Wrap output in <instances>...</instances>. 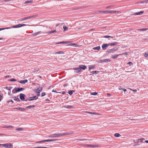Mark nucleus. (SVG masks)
Wrapping results in <instances>:
<instances>
[{
  "mask_svg": "<svg viewBox=\"0 0 148 148\" xmlns=\"http://www.w3.org/2000/svg\"><path fill=\"white\" fill-rule=\"evenodd\" d=\"M74 133L73 132V131H71L69 132H66V133H64V136H65L66 135H69L70 134H73Z\"/></svg>",
  "mask_w": 148,
  "mask_h": 148,
  "instance_id": "16",
  "label": "nucleus"
},
{
  "mask_svg": "<svg viewBox=\"0 0 148 148\" xmlns=\"http://www.w3.org/2000/svg\"><path fill=\"white\" fill-rule=\"evenodd\" d=\"M10 102H11L12 103H14V101H13L12 100H9V101H8V103H9Z\"/></svg>",
  "mask_w": 148,
  "mask_h": 148,
  "instance_id": "57",
  "label": "nucleus"
},
{
  "mask_svg": "<svg viewBox=\"0 0 148 148\" xmlns=\"http://www.w3.org/2000/svg\"><path fill=\"white\" fill-rule=\"evenodd\" d=\"M11 29V27H7V28H0V31L1 30H2L5 29Z\"/></svg>",
  "mask_w": 148,
  "mask_h": 148,
  "instance_id": "47",
  "label": "nucleus"
},
{
  "mask_svg": "<svg viewBox=\"0 0 148 148\" xmlns=\"http://www.w3.org/2000/svg\"><path fill=\"white\" fill-rule=\"evenodd\" d=\"M146 1H140V3H145V2H146Z\"/></svg>",
  "mask_w": 148,
  "mask_h": 148,
  "instance_id": "59",
  "label": "nucleus"
},
{
  "mask_svg": "<svg viewBox=\"0 0 148 148\" xmlns=\"http://www.w3.org/2000/svg\"><path fill=\"white\" fill-rule=\"evenodd\" d=\"M101 12H104L106 13H118V12L117 11L115 10H109V11H101Z\"/></svg>",
  "mask_w": 148,
  "mask_h": 148,
  "instance_id": "5",
  "label": "nucleus"
},
{
  "mask_svg": "<svg viewBox=\"0 0 148 148\" xmlns=\"http://www.w3.org/2000/svg\"><path fill=\"white\" fill-rule=\"evenodd\" d=\"M130 90H132L133 91H134V92H136L137 91V90H133L132 89H130Z\"/></svg>",
  "mask_w": 148,
  "mask_h": 148,
  "instance_id": "64",
  "label": "nucleus"
},
{
  "mask_svg": "<svg viewBox=\"0 0 148 148\" xmlns=\"http://www.w3.org/2000/svg\"><path fill=\"white\" fill-rule=\"evenodd\" d=\"M5 88L8 90L10 91L12 89V86H6Z\"/></svg>",
  "mask_w": 148,
  "mask_h": 148,
  "instance_id": "28",
  "label": "nucleus"
},
{
  "mask_svg": "<svg viewBox=\"0 0 148 148\" xmlns=\"http://www.w3.org/2000/svg\"><path fill=\"white\" fill-rule=\"evenodd\" d=\"M148 55V52H146L145 53L144 56L146 58H147Z\"/></svg>",
  "mask_w": 148,
  "mask_h": 148,
  "instance_id": "49",
  "label": "nucleus"
},
{
  "mask_svg": "<svg viewBox=\"0 0 148 148\" xmlns=\"http://www.w3.org/2000/svg\"><path fill=\"white\" fill-rule=\"evenodd\" d=\"M148 29V28H143V29H138V30H139V31H146Z\"/></svg>",
  "mask_w": 148,
  "mask_h": 148,
  "instance_id": "33",
  "label": "nucleus"
},
{
  "mask_svg": "<svg viewBox=\"0 0 148 148\" xmlns=\"http://www.w3.org/2000/svg\"><path fill=\"white\" fill-rule=\"evenodd\" d=\"M26 26V24H18L15 25H13L12 26V27L13 28H17L20 27H21L25 26Z\"/></svg>",
  "mask_w": 148,
  "mask_h": 148,
  "instance_id": "4",
  "label": "nucleus"
},
{
  "mask_svg": "<svg viewBox=\"0 0 148 148\" xmlns=\"http://www.w3.org/2000/svg\"><path fill=\"white\" fill-rule=\"evenodd\" d=\"M37 93V95L38 96H39L40 95V92L39 91H37V92H36Z\"/></svg>",
  "mask_w": 148,
  "mask_h": 148,
  "instance_id": "52",
  "label": "nucleus"
},
{
  "mask_svg": "<svg viewBox=\"0 0 148 148\" xmlns=\"http://www.w3.org/2000/svg\"><path fill=\"white\" fill-rule=\"evenodd\" d=\"M85 146L86 147H98V146L97 145H88V144L86 145Z\"/></svg>",
  "mask_w": 148,
  "mask_h": 148,
  "instance_id": "12",
  "label": "nucleus"
},
{
  "mask_svg": "<svg viewBox=\"0 0 148 148\" xmlns=\"http://www.w3.org/2000/svg\"><path fill=\"white\" fill-rule=\"evenodd\" d=\"M128 64H129L130 66H131L132 64V62H129L128 63Z\"/></svg>",
  "mask_w": 148,
  "mask_h": 148,
  "instance_id": "56",
  "label": "nucleus"
},
{
  "mask_svg": "<svg viewBox=\"0 0 148 148\" xmlns=\"http://www.w3.org/2000/svg\"><path fill=\"white\" fill-rule=\"evenodd\" d=\"M144 13L143 11H141L139 12L135 13L133 14V15H141Z\"/></svg>",
  "mask_w": 148,
  "mask_h": 148,
  "instance_id": "19",
  "label": "nucleus"
},
{
  "mask_svg": "<svg viewBox=\"0 0 148 148\" xmlns=\"http://www.w3.org/2000/svg\"><path fill=\"white\" fill-rule=\"evenodd\" d=\"M109 46V44H103L102 46V49L103 50H106L107 48Z\"/></svg>",
  "mask_w": 148,
  "mask_h": 148,
  "instance_id": "8",
  "label": "nucleus"
},
{
  "mask_svg": "<svg viewBox=\"0 0 148 148\" xmlns=\"http://www.w3.org/2000/svg\"><path fill=\"white\" fill-rule=\"evenodd\" d=\"M25 95L21 93L20 94V98L22 100H23L25 99Z\"/></svg>",
  "mask_w": 148,
  "mask_h": 148,
  "instance_id": "10",
  "label": "nucleus"
},
{
  "mask_svg": "<svg viewBox=\"0 0 148 148\" xmlns=\"http://www.w3.org/2000/svg\"><path fill=\"white\" fill-rule=\"evenodd\" d=\"M45 93L44 92H43L41 94V96L43 97L45 95Z\"/></svg>",
  "mask_w": 148,
  "mask_h": 148,
  "instance_id": "53",
  "label": "nucleus"
},
{
  "mask_svg": "<svg viewBox=\"0 0 148 148\" xmlns=\"http://www.w3.org/2000/svg\"><path fill=\"white\" fill-rule=\"evenodd\" d=\"M75 91L74 90H70L69 91L68 93L70 95H72L73 92H75Z\"/></svg>",
  "mask_w": 148,
  "mask_h": 148,
  "instance_id": "26",
  "label": "nucleus"
},
{
  "mask_svg": "<svg viewBox=\"0 0 148 148\" xmlns=\"http://www.w3.org/2000/svg\"><path fill=\"white\" fill-rule=\"evenodd\" d=\"M86 113L90 114H97V113L95 112H88V111H86Z\"/></svg>",
  "mask_w": 148,
  "mask_h": 148,
  "instance_id": "27",
  "label": "nucleus"
},
{
  "mask_svg": "<svg viewBox=\"0 0 148 148\" xmlns=\"http://www.w3.org/2000/svg\"><path fill=\"white\" fill-rule=\"evenodd\" d=\"M14 100L17 101L19 102L20 100L18 97L14 96L13 97Z\"/></svg>",
  "mask_w": 148,
  "mask_h": 148,
  "instance_id": "21",
  "label": "nucleus"
},
{
  "mask_svg": "<svg viewBox=\"0 0 148 148\" xmlns=\"http://www.w3.org/2000/svg\"><path fill=\"white\" fill-rule=\"evenodd\" d=\"M99 62L100 63H103V60H99Z\"/></svg>",
  "mask_w": 148,
  "mask_h": 148,
  "instance_id": "62",
  "label": "nucleus"
},
{
  "mask_svg": "<svg viewBox=\"0 0 148 148\" xmlns=\"http://www.w3.org/2000/svg\"><path fill=\"white\" fill-rule=\"evenodd\" d=\"M50 141V140L48 139L47 140H42L40 141H37L36 142V143H40L43 142H48Z\"/></svg>",
  "mask_w": 148,
  "mask_h": 148,
  "instance_id": "11",
  "label": "nucleus"
},
{
  "mask_svg": "<svg viewBox=\"0 0 148 148\" xmlns=\"http://www.w3.org/2000/svg\"><path fill=\"white\" fill-rule=\"evenodd\" d=\"M122 54L123 55H128V52H126V53H122Z\"/></svg>",
  "mask_w": 148,
  "mask_h": 148,
  "instance_id": "51",
  "label": "nucleus"
},
{
  "mask_svg": "<svg viewBox=\"0 0 148 148\" xmlns=\"http://www.w3.org/2000/svg\"><path fill=\"white\" fill-rule=\"evenodd\" d=\"M56 54H63L64 53L63 51H60L59 52H56L55 53Z\"/></svg>",
  "mask_w": 148,
  "mask_h": 148,
  "instance_id": "44",
  "label": "nucleus"
},
{
  "mask_svg": "<svg viewBox=\"0 0 148 148\" xmlns=\"http://www.w3.org/2000/svg\"><path fill=\"white\" fill-rule=\"evenodd\" d=\"M117 50V48L116 47H114L113 48L109 49L107 51L106 53H112L113 52H114Z\"/></svg>",
  "mask_w": 148,
  "mask_h": 148,
  "instance_id": "3",
  "label": "nucleus"
},
{
  "mask_svg": "<svg viewBox=\"0 0 148 148\" xmlns=\"http://www.w3.org/2000/svg\"><path fill=\"white\" fill-rule=\"evenodd\" d=\"M114 136L116 137H118L121 136V135L118 133H116L114 134Z\"/></svg>",
  "mask_w": 148,
  "mask_h": 148,
  "instance_id": "35",
  "label": "nucleus"
},
{
  "mask_svg": "<svg viewBox=\"0 0 148 148\" xmlns=\"http://www.w3.org/2000/svg\"><path fill=\"white\" fill-rule=\"evenodd\" d=\"M33 2V1L32 0H30V1H27L24 3V4H28V3H32Z\"/></svg>",
  "mask_w": 148,
  "mask_h": 148,
  "instance_id": "32",
  "label": "nucleus"
},
{
  "mask_svg": "<svg viewBox=\"0 0 148 148\" xmlns=\"http://www.w3.org/2000/svg\"><path fill=\"white\" fill-rule=\"evenodd\" d=\"M3 147L6 148H13V145L12 143L4 144Z\"/></svg>",
  "mask_w": 148,
  "mask_h": 148,
  "instance_id": "2",
  "label": "nucleus"
},
{
  "mask_svg": "<svg viewBox=\"0 0 148 148\" xmlns=\"http://www.w3.org/2000/svg\"><path fill=\"white\" fill-rule=\"evenodd\" d=\"M73 69L74 70H75V72L76 73H79L81 72V69L79 68H73Z\"/></svg>",
  "mask_w": 148,
  "mask_h": 148,
  "instance_id": "9",
  "label": "nucleus"
},
{
  "mask_svg": "<svg viewBox=\"0 0 148 148\" xmlns=\"http://www.w3.org/2000/svg\"><path fill=\"white\" fill-rule=\"evenodd\" d=\"M57 32L56 31V30H54V31H51L48 32H47V34H50L51 33H55V32Z\"/></svg>",
  "mask_w": 148,
  "mask_h": 148,
  "instance_id": "39",
  "label": "nucleus"
},
{
  "mask_svg": "<svg viewBox=\"0 0 148 148\" xmlns=\"http://www.w3.org/2000/svg\"><path fill=\"white\" fill-rule=\"evenodd\" d=\"M52 92H57V93H59V92H56V90H53L52 91Z\"/></svg>",
  "mask_w": 148,
  "mask_h": 148,
  "instance_id": "63",
  "label": "nucleus"
},
{
  "mask_svg": "<svg viewBox=\"0 0 148 148\" xmlns=\"http://www.w3.org/2000/svg\"><path fill=\"white\" fill-rule=\"evenodd\" d=\"M20 89L21 91L23 90H25L24 88H20Z\"/></svg>",
  "mask_w": 148,
  "mask_h": 148,
  "instance_id": "58",
  "label": "nucleus"
},
{
  "mask_svg": "<svg viewBox=\"0 0 148 148\" xmlns=\"http://www.w3.org/2000/svg\"><path fill=\"white\" fill-rule=\"evenodd\" d=\"M57 135V137H60L61 136H63L64 134L63 133H58L56 134Z\"/></svg>",
  "mask_w": 148,
  "mask_h": 148,
  "instance_id": "23",
  "label": "nucleus"
},
{
  "mask_svg": "<svg viewBox=\"0 0 148 148\" xmlns=\"http://www.w3.org/2000/svg\"><path fill=\"white\" fill-rule=\"evenodd\" d=\"M9 81H11V82H13V81H16V80L12 78V79H9Z\"/></svg>",
  "mask_w": 148,
  "mask_h": 148,
  "instance_id": "45",
  "label": "nucleus"
},
{
  "mask_svg": "<svg viewBox=\"0 0 148 148\" xmlns=\"http://www.w3.org/2000/svg\"><path fill=\"white\" fill-rule=\"evenodd\" d=\"M35 107V106L34 105H33V106H27L26 108L27 109H30L31 108H34Z\"/></svg>",
  "mask_w": 148,
  "mask_h": 148,
  "instance_id": "30",
  "label": "nucleus"
},
{
  "mask_svg": "<svg viewBox=\"0 0 148 148\" xmlns=\"http://www.w3.org/2000/svg\"><path fill=\"white\" fill-rule=\"evenodd\" d=\"M8 94L9 95L11 96V91H10V92H8Z\"/></svg>",
  "mask_w": 148,
  "mask_h": 148,
  "instance_id": "60",
  "label": "nucleus"
},
{
  "mask_svg": "<svg viewBox=\"0 0 148 148\" xmlns=\"http://www.w3.org/2000/svg\"><path fill=\"white\" fill-rule=\"evenodd\" d=\"M5 127L7 128H13V127L12 125L8 126H6Z\"/></svg>",
  "mask_w": 148,
  "mask_h": 148,
  "instance_id": "48",
  "label": "nucleus"
},
{
  "mask_svg": "<svg viewBox=\"0 0 148 148\" xmlns=\"http://www.w3.org/2000/svg\"><path fill=\"white\" fill-rule=\"evenodd\" d=\"M21 91L20 88L15 87L12 90L13 93H16L17 92Z\"/></svg>",
  "mask_w": 148,
  "mask_h": 148,
  "instance_id": "6",
  "label": "nucleus"
},
{
  "mask_svg": "<svg viewBox=\"0 0 148 148\" xmlns=\"http://www.w3.org/2000/svg\"><path fill=\"white\" fill-rule=\"evenodd\" d=\"M64 31H66V30H67L68 28L67 27H66L65 26H64L63 27Z\"/></svg>",
  "mask_w": 148,
  "mask_h": 148,
  "instance_id": "43",
  "label": "nucleus"
},
{
  "mask_svg": "<svg viewBox=\"0 0 148 148\" xmlns=\"http://www.w3.org/2000/svg\"><path fill=\"white\" fill-rule=\"evenodd\" d=\"M70 46H72L75 47H76L77 46V45L75 43L71 44L69 45Z\"/></svg>",
  "mask_w": 148,
  "mask_h": 148,
  "instance_id": "31",
  "label": "nucleus"
},
{
  "mask_svg": "<svg viewBox=\"0 0 148 148\" xmlns=\"http://www.w3.org/2000/svg\"><path fill=\"white\" fill-rule=\"evenodd\" d=\"M38 99V97L35 96L33 97H30L28 99V100L29 101H32L33 100H35Z\"/></svg>",
  "mask_w": 148,
  "mask_h": 148,
  "instance_id": "7",
  "label": "nucleus"
},
{
  "mask_svg": "<svg viewBox=\"0 0 148 148\" xmlns=\"http://www.w3.org/2000/svg\"><path fill=\"white\" fill-rule=\"evenodd\" d=\"M23 129L21 128H17L16 129V130L18 131H21L23 130Z\"/></svg>",
  "mask_w": 148,
  "mask_h": 148,
  "instance_id": "38",
  "label": "nucleus"
},
{
  "mask_svg": "<svg viewBox=\"0 0 148 148\" xmlns=\"http://www.w3.org/2000/svg\"><path fill=\"white\" fill-rule=\"evenodd\" d=\"M109 46H114L119 44V43L115 42L113 43H109Z\"/></svg>",
  "mask_w": 148,
  "mask_h": 148,
  "instance_id": "17",
  "label": "nucleus"
},
{
  "mask_svg": "<svg viewBox=\"0 0 148 148\" xmlns=\"http://www.w3.org/2000/svg\"><path fill=\"white\" fill-rule=\"evenodd\" d=\"M66 93V92L65 91H62V92H59V93H62V94H65Z\"/></svg>",
  "mask_w": 148,
  "mask_h": 148,
  "instance_id": "50",
  "label": "nucleus"
},
{
  "mask_svg": "<svg viewBox=\"0 0 148 148\" xmlns=\"http://www.w3.org/2000/svg\"><path fill=\"white\" fill-rule=\"evenodd\" d=\"M39 69H35L34 70V72L38 71L39 70Z\"/></svg>",
  "mask_w": 148,
  "mask_h": 148,
  "instance_id": "54",
  "label": "nucleus"
},
{
  "mask_svg": "<svg viewBox=\"0 0 148 148\" xmlns=\"http://www.w3.org/2000/svg\"><path fill=\"white\" fill-rule=\"evenodd\" d=\"M42 89L43 88L42 87L39 86L37 89L35 90V92H37V91L40 92L42 91Z\"/></svg>",
  "mask_w": 148,
  "mask_h": 148,
  "instance_id": "13",
  "label": "nucleus"
},
{
  "mask_svg": "<svg viewBox=\"0 0 148 148\" xmlns=\"http://www.w3.org/2000/svg\"><path fill=\"white\" fill-rule=\"evenodd\" d=\"M103 37L104 38H113V37L110 36H104Z\"/></svg>",
  "mask_w": 148,
  "mask_h": 148,
  "instance_id": "41",
  "label": "nucleus"
},
{
  "mask_svg": "<svg viewBox=\"0 0 148 148\" xmlns=\"http://www.w3.org/2000/svg\"><path fill=\"white\" fill-rule=\"evenodd\" d=\"M57 140L56 139H51L50 140V142L53 141H55Z\"/></svg>",
  "mask_w": 148,
  "mask_h": 148,
  "instance_id": "55",
  "label": "nucleus"
},
{
  "mask_svg": "<svg viewBox=\"0 0 148 148\" xmlns=\"http://www.w3.org/2000/svg\"><path fill=\"white\" fill-rule=\"evenodd\" d=\"M79 67L81 69H82L83 70H85L87 68V67L85 65H80L79 66Z\"/></svg>",
  "mask_w": 148,
  "mask_h": 148,
  "instance_id": "15",
  "label": "nucleus"
},
{
  "mask_svg": "<svg viewBox=\"0 0 148 148\" xmlns=\"http://www.w3.org/2000/svg\"><path fill=\"white\" fill-rule=\"evenodd\" d=\"M97 92H91L90 94L92 95H97Z\"/></svg>",
  "mask_w": 148,
  "mask_h": 148,
  "instance_id": "42",
  "label": "nucleus"
},
{
  "mask_svg": "<svg viewBox=\"0 0 148 148\" xmlns=\"http://www.w3.org/2000/svg\"><path fill=\"white\" fill-rule=\"evenodd\" d=\"M100 49V46H97L96 47H94L93 48L94 50H99Z\"/></svg>",
  "mask_w": 148,
  "mask_h": 148,
  "instance_id": "34",
  "label": "nucleus"
},
{
  "mask_svg": "<svg viewBox=\"0 0 148 148\" xmlns=\"http://www.w3.org/2000/svg\"><path fill=\"white\" fill-rule=\"evenodd\" d=\"M118 57V55H116L112 56L111 58L112 59H115L117 58Z\"/></svg>",
  "mask_w": 148,
  "mask_h": 148,
  "instance_id": "36",
  "label": "nucleus"
},
{
  "mask_svg": "<svg viewBox=\"0 0 148 148\" xmlns=\"http://www.w3.org/2000/svg\"><path fill=\"white\" fill-rule=\"evenodd\" d=\"M111 61L109 59H106L103 60V62H110Z\"/></svg>",
  "mask_w": 148,
  "mask_h": 148,
  "instance_id": "29",
  "label": "nucleus"
},
{
  "mask_svg": "<svg viewBox=\"0 0 148 148\" xmlns=\"http://www.w3.org/2000/svg\"><path fill=\"white\" fill-rule=\"evenodd\" d=\"M48 137L50 138H56V134H50L49 135Z\"/></svg>",
  "mask_w": 148,
  "mask_h": 148,
  "instance_id": "14",
  "label": "nucleus"
},
{
  "mask_svg": "<svg viewBox=\"0 0 148 148\" xmlns=\"http://www.w3.org/2000/svg\"><path fill=\"white\" fill-rule=\"evenodd\" d=\"M69 42H65V41H62L60 42H58L56 43V44H67L69 43Z\"/></svg>",
  "mask_w": 148,
  "mask_h": 148,
  "instance_id": "24",
  "label": "nucleus"
},
{
  "mask_svg": "<svg viewBox=\"0 0 148 148\" xmlns=\"http://www.w3.org/2000/svg\"><path fill=\"white\" fill-rule=\"evenodd\" d=\"M32 148H47V147H32Z\"/></svg>",
  "mask_w": 148,
  "mask_h": 148,
  "instance_id": "46",
  "label": "nucleus"
},
{
  "mask_svg": "<svg viewBox=\"0 0 148 148\" xmlns=\"http://www.w3.org/2000/svg\"><path fill=\"white\" fill-rule=\"evenodd\" d=\"M27 82L28 80L27 79H24L23 80H21L18 82L22 84H25Z\"/></svg>",
  "mask_w": 148,
  "mask_h": 148,
  "instance_id": "18",
  "label": "nucleus"
},
{
  "mask_svg": "<svg viewBox=\"0 0 148 148\" xmlns=\"http://www.w3.org/2000/svg\"><path fill=\"white\" fill-rule=\"evenodd\" d=\"M45 101H50V100L49 99L47 98V99H45Z\"/></svg>",
  "mask_w": 148,
  "mask_h": 148,
  "instance_id": "61",
  "label": "nucleus"
},
{
  "mask_svg": "<svg viewBox=\"0 0 148 148\" xmlns=\"http://www.w3.org/2000/svg\"><path fill=\"white\" fill-rule=\"evenodd\" d=\"M99 72V71H93L92 72V74H95V73L97 74V73H98Z\"/></svg>",
  "mask_w": 148,
  "mask_h": 148,
  "instance_id": "40",
  "label": "nucleus"
},
{
  "mask_svg": "<svg viewBox=\"0 0 148 148\" xmlns=\"http://www.w3.org/2000/svg\"><path fill=\"white\" fill-rule=\"evenodd\" d=\"M38 16L37 15H35L32 16H30L28 17H24L21 18L19 20V21H22L25 20H27L28 19H31L32 18H34L37 17Z\"/></svg>",
  "mask_w": 148,
  "mask_h": 148,
  "instance_id": "1",
  "label": "nucleus"
},
{
  "mask_svg": "<svg viewBox=\"0 0 148 148\" xmlns=\"http://www.w3.org/2000/svg\"><path fill=\"white\" fill-rule=\"evenodd\" d=\"M16 109L19 110L23 112H24L25 110V109L21 107H19L16 108Z\"/></svg>",
  "mask_w": 148,
  "mask_h": 148,
  "instance_id": "20",
  "label": "nucleus"
},
{
  "mask_svg": "<svg viewBox=\"0 0 148 148\" xmlns=\"http://www.w3.org/2000/svg\"><path fill=\"white\" fill-rule=\"evenodd\" d=\"M95 67V66H92V65H89V66L88 68H89V71H90V70L92 69H93Z\"/></svg>",
  "mask_w": 148,
  "mask_h": 148,
  "instance_id": "25",
  "label": "nucleus"
},
{
  "mask_svg": "<svg viewBox=\"0 0 148 148\" xmlns=\"http://www.w3.org/2000/svg\"><path fill=\"white\" fill-rule=\"evenodd\" d=\"M145 140L144 138H140L138 140V142H142L143 140Z\"/></svg>",
  "mask_w": 148,
  "mask_h": 148,
  "instance_id": "37",
  "label": "nucleus"
},
{
  "mask_svg": "<svg viewBox=\"0 0 148 148\" xmlns=\"http://www.w3.org/2000/svg\"><path fill=\"white\" fill-rule=\"evenodd\" d=\"M64 107L69 109L73 108V106L70 105H67L65 106H64Z\"/></svg>",
  "mask_w": 148,
  "mask_h": 148,
  "instance_id": "22",
  "label": "nucleus"
}]
</instances>
